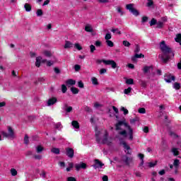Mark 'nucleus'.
<instances>
[{
  "label": "nucleus",
  "mask_w": 181,
  "mask_h": 181,
  "mask_svg": "<svg viewBox=\"0 0 181 181\" xmlns=\"http://www.w3.org/2000/svg\"><path fill=\"white\" fill-rule=\"evenodd\" d=\"M24 8L26 11V12H30L32 11V6H30V4L26 3L25 5H24Z\"/></svg>",
  "instance_id": "obj_22"
},
{
  "label": "nucleus",
  "mask_w": 181,
  "mask_h": 181,
  "mask_svg": "<svg viewBox=\"0 0 181 181\" xmlns=\"http://www.w3.org/2000/svg\"><path fill=\"white\" fill-rule=\"evenodd\" d=\"M147 21H148V17L147 16L142 17L141 22L143 23H145V22H147Z\"/></svg>",
  "instance_id": "obj_57"
},
{
  "label": "nucleus",
  "mask_w": 181,
  "mask_h": 181,
  "mask_svg": "<svg viewBox=\"0 0 181 181\" xmlns=\"http://www.w3.org/2000/svg\"><path fill=\"white\" fill-rule=\"evenodd\" d=\"M85 30L86 32H93V27L91 26V25L88 24L85 26Z\"/></svg>",
  "instance_id": "obj_24"
},
{
  "label": "nucleus",
  "mask_w": 181,
  "mask_h": 181,
  "mask_svg": "<svg viewBox=\"0 0 181 181\" xmlns=\"http://www.w3.org/2000/svg\"><path fill=\"white\" fill-rule=\"evenodd\" d=\"M134 6V4H127L126 6V9L129 11V12H131V13L134 15V16H139V11H138V10H136V8H135V7Z\"/></svg>",
  "instance_id": "obj_7"
},
{
  "label": "nucleus",
  "mask_w": 181,
  "mask_h": 181,
  "mask_svg": "<svg viewBox=\"0 0 181 181\" xmlns=\"http://www.w3.org/2000/svg\"><path fill=\"white\" fill-rule=\"evenodd\" d=\"M140 84L141 86V87H146V82L141 81H140Z\"/></svg>",
  "instance_id": "obj_61"
},
{
  "label": "nucleus",
  "mask_w": 181,
  "mask_h": 181,
  "mask_svg": "<svg viewBox=\"0 0 181 181\" xmlns=\"http://www.w3.org/2000/svg\"><path fill=\"white\" fill-rule=\"evenodd\" d=\"M153 25H156V20L153 18L150 22V26H153Z\"/></svg>",
  "instance_id": "obj_52"
},
{
  "label": "nucleus",
  "mask_w": 181,
  "mask_h": 181,
  "mask_svg": "<svg viewBox=\"0 0 181 181\" xmlns=\"http://www.w3.org/2000/svg\"><path fill=\"white\" fill-rule=\"evenodd\" d=\"M90 53H94V51H95V46H94L93 45H91L90 46Z\"/></svg>",
  "instance_id": "obj_54"
},
{
  "label": "nucleus",
  "mask_w": 181,
  "mask_h": 181,
  "mask_svg": "<svg viewBox=\"0 0 181 181\" xmlns=\"http://www.w3.org/2000/svg\"><path fill=\"white\" fill-rule=\"evenodd\" d=\"M173 88H175V90H180V83H175L173 84Z\"/></svg>",
  "instance_id": "obj_34"
},
{
  "label": "nucleus",
  "mask_w": 181,
  "mask_h": 181,
  "mask_svg": "<svg viewBox=\"0 0 181 181\" xmlns=\"http://www.w3.org/2000/svg\"><path fill=\"white\" fill-rule=\"evenodd\" d=\"M95 136L98 144H106L107 145L112 144V138L108 137V132L105 129L96 128Z\"/></svg>",
  "instance_id": "obj_1"
},
{
  "label": "nucleus",
  "mask_w": 181,
  "mask_h": 181,
  "mask_svg": "<svg viewBox=\"0 0 181 181\" xmlns=\"http://www.w3.org/2000/svg\"><path fill=\"white\" fill-rule=\"evenodd\" d=\"M8 133L6 132L2 131L1 132V135L4 136V138H10V139H15L16 136L15 135V131L11 126L7 127Z\"/></svg>",
  "instance_id": "obj_5"
},
{
  "label": "nucleus",
  "mask_w": 181,
  "mask_h": 181,
  "mask_svg": "<svg viewBox=\"0 0 181 181\" xmlns=\"http://www.w3.org/2000/svg\"><path fill=\"white\" fill-rule=\"evenodd\" d=\"M66 83L67 86H74L76 84V81L73 79H68Z\"/></svg>",
  "instance_id": "obj_25"
},
{
  "label": "nucleus",
  "mask_w": 181,
  "mask_h": 181,
  "mask_svg": "<svg viewBox=\"0 0 181 181\" xmlns=\"http://www.w3.org/2000/svg\"><path fill=\"white\" fill-rule=\"evenodd\" d=\"M95 45L97 47H100V46H101V42L100 40H98L95 42Z\"/></svg>",
  "instance_id": "obj_58"
},
{
  "label": "nucleus",
  "mask_w": 181,
  "mask_h": 181,
  "mask_svg": "<svg viewBox=\"0 0 181 181\" xmlns=\"http://www.w3.org/2000/svg\"><path fill=\"white\" fill-rule=\"evenodd\" d=\"M121 162L127 166H130L131 165H132V163H134V158H132V156L128 157L127 156H123L122 157Z\"/></svg>",
  "instance_id": "obj_6"
},
{
  "label": "nucleus",
  "mask_w": 181,
  "mask_h": 181,
  "mask_svg": "<svg viewBox=\"0 0 181 181\" xmlns=\"http://www.w3.org/2000/svg\"><path fill=\"white\" fill-rule=\"evenodd\" d=\"M179 165H180V161L178 159L174 160L173 165L176 168L175 173H177V168H179Z\"/></svg>",
  "instance_id": "obj_20"
},
{
  "label": "nucleus",
  "mask_w": 181,
  "mask_h": 181,
  "mask_svg": "<svg viewBox=\"0 0 181 181\" xmlns=\"http://www.w3.org/2000/svg\"><path fill=\"white\" fill-rule=\"evenodd\" d=\"M24 142L26 145H28V144H29V136H28V135L25 136Z\"/></svg>",
  "instance_id": "obj_48"
},
{
  "label": "nucleus",
  "mask_w": 181,
  "mask_h": 181,
  "mask_svg": "<svg viewBox=\"0 0 181 181\" xmlns=\"http://www.w3.org/2000/svg\"><path fill=\"white\" fill-rule=\"evenodd\" d=\"M171 152L174 156H179V148L173 147L171 148Z\"/></svg>",
  "instance_id": "obj_17"
},
{
  "label": "nucleus",
  "mask_w": 181,
  "mask_h": 181,
  "mask_svg": "<svg viewBox=\"0 0 181 181\" xmlns=\"http://www.w3.org/2000/svg\"><path fill=\"white\" fill-rule=\"evenodd\" d=\"M104 64L106 66H111L112 69H117V62L114 60L103 61Z\"/></svg>",
  "instance_id": "obj_8"
},
{
  "label": "nucleus",
  "mask_w": 181,
  "mask_h": 181,
  "mask_svg": "<svg viewBox=\"0 0 181 181\" xmlns=\"http://www.w3.org/2000/svg\"><path fill=\"white\" fill-rule=\"evenodd\" d=\"M66 155L69 158H73L74 156V150L71 148H66Z\"/></svg>",
  "instance_id": "obj_13"
},
{
  "label": "nucleus",
  "mask_w": 181,
  "mask_h": 181,
  "mask_svg": "<svg viewBox=\"0 0 181 181\" xmlns=\"http://www.w3.org/2000/svg\"><path fill=\"white\" fill-rule=\"evenodd\" d=\"M59 165L61 168H64V166H66V164L64 163V162H59Z\"/></svg>",
  "instance_id": "obj_63"
},
{
  "label": "nucleus",
  "mask_w": 181,
  "mask_h": 181,
  "mask_svg": "<svg viewBox=\"0 0 181 181\" xmlns=\"http://www.w3.org/2000/svg\"><path fill=\"white\" fill-rule=\"evenodd\" d=\"M124 128H126L128 132V136H129V139L130 141H132L134 139V130H132V128H131L130 125H128V124L125 123L124 121H119L116 124H115V129L116 131H122Z\"/></svg>",
  "instance_id": "obj_3"
},
{
  "label": "nucleus",
  "mask_w": 181,
  "mask_h": 181,
  "mask_svg": "<svg viewBox=\"0 0 181 181\" xmlns=\"http://www.w3.org/2000/svg\"><path fill=\"white\" fill-rule=\"evenodd\" d=\"M157 163H158V161H155L154 163H152V162L146 163L144 165V169H148V168H155Z\"/></svg>",
  "instance_id": "obj_14"
},
{
  "label": "nucleus",
  "mask_w": 181,
  "mask_h": 181,
  "mask_svg": "<svg viewBox=\"0 0 181 181\" xmlns=\"http://www.w3.org/2000/svg\"><path fill=\"white\" fill-rule=\"evenodd\" d=\"M151 69H152V66H144L143 71L144 73H148Z\"/></svg>",
  "instance_id": "obj_42"
},
{
  "label": "nucleus",
  "mask_w": 181,
  "mask_h": 181,
  "mask_svg": "<svg viewBox=\"0 0 181 181\" xmlns=\"http://www.w3.org/2000/svg\"><path fill=\"white\" fill-rule=\"evenodd\" d=\"M62 93L64 94L66 93V91H67V86H66V85L63 84L62 86Z\"/></svg>",
  "instance_id": "obj_38"
},
{
  "label": "nucleus",
  "mask_w": 181,
  "mask_h": 181,
  "mask_svg": "<svg viewBox=\"0 0 181 181\" xmlns=\"http://www.w3.org/2000/svg\"><path fill=\"white\" fill-rule=\"evenodd\" d=\"M107 73V69H101L100 70V74H105Z\"/></svg>",
  "instance_id": "obj_56"
},
{
  "label": "nucleus",
  "mask_w": 181,
  "mask_h": 181,
  "mask_svg": "<svg viewBox=\"0 0 181 181\" xmlns=\"http://www.w3.org/2000/svg\"><path fill=\"white\" fill-rule=\"evenodd\" d=\"M71 91L73 93V94H78V89L75 87L71 88Z\"/></svg>",
  "instance_id": "obj_31"
},
{
  "label": "nucleus",
  "mask_w": 181,
  "mask_h": 181,
  "mask_svg": "<svg viewBox=\"0 0 181 181\" xmlns=\"http://www.w3.org/2000/svg\"><path fill=\"white\" fill-rule=\"evenodd\" d=\"M119 135H122L123 138H127V136H128V134H127V131L125 130L119 132Z\"/></svg>",
  "instance_id": "obj_26"
},
{
  "label": "nucleus",
  "mask_w": 181,
  "mask_h": 181,
  "mask_svg": "<svg viewBox=\"0 0 181 181\" xmlns=\"http://www.w3.org/2000/svg\"><path fill=\"white\" fill-rule=\"evenodd\" d=\"M90 80L93 86H98V79H97V78L93 76L90 78Z\"/></svg>",
  "instance_id": "obj_23"
},
{
  "label": "nucleus",
  "mask_w": 181,
  "mask_h": 181,
  "mask_svg": "<svg viewBox=\"0 0 181 181\" xmlns=\"http://www.w3.org/2000/svg\"><path fill=\"white\" fill-rule=\"evenodd\" d=\"M43 54L44 56H45V57H51V59L52 57H54V56L52 54V52L50 51H44Z\"/></svg>",
  "instance_id": "obj_21"
},
{
  "label": "nucleus",
  "mask_w": 181,
  "mask_h": 181,
  "mask_svg": "<svg viewBox=\"0 0 181 181\" xmlns=\"http://www.w3.org/2000/svg\"><path fill=\"white\" fill-rule=\"evenodd\" d=\"M138 156H139V159H141V160H144V158L145 157V156H144V154H142V153H139Z\"/></svg>",
  "instance_id": "obj_60"
},
{
  "label": "nucleus",
  "mask_w": 181,
  "mask_h": 181,
  "mask_svg": "<svg viewBox=\"0 0 181 181\" xmlns=\"http://www.w3.org/2000/svg\"><path fill=\"white\" fill-rule=\"evenodd\" d=\"M74 47L76 49H77V50H82L83 47H81V45H80V44L78 43H76L74 44Z\"/></svg>",
  "instance_id": "obj_39"
},
{
  "label": "nucleus",
  "mask_w": 181,
  "mask_h": 181,
  "mask_svg": "<svg viewBox=\"0 0 181 181\" xmlns=\"http://www.w3.org/2000/svg\"><path fill=\"white\" fill-rule=\"evenodd\" d=\"M40 176H41V177H43V178L45 179V177H46V172L42 171V172L40 173Z\"/></svg>",
  "instance_id": "obj_62"
},
{
  "label": "nucleus",
  "mask_w": 181,
  "mask_h": 181,
  "mask_svg": "<svg viewBox=\"0 0 181 181\" xmlns=\"http://www.w3.org/2000/svg\"><path fill=\"white\" fill-rule=\"evenodd\" d=\"M74 46V44L70 41H65V45L64 46V49H71Z\"/></svg>",
  "instance_id": "obj_15"
},
{
  "label": "nucleus",
  "mask_w": 181,
  "mask_h": 181,
  "mask_svg": "<svg viewBox=\"0 0 181 181\" xmlns=\"http://www.w3.org/2000/svg\"><path fill=\"white\" fill-rule=\"evenodd\" d=\"M164 79L166 83H172V81H174L175 80V76L170 74H167L165 76Z\"/></svg>",
  "instance_id": "obj_11"
},
{
  "label": "nucleus",
  "mask_w": 181,
  "mask_h": 181,
  "mask_svg": "<svg viewBox=\"0 0 181 181\" xmlns=\"http://www.w3.org/2000/svg\"><path fill=\"white\" fill-rule=\"evenodd\" d=\"M66 108H64V110H66V112H71L73 111V107L69 106L67 107L66 105H65Z\"/></svg>",
  "instance_id": "obj_32"
},
{
  "label": "nucleus",
  "mask_w": 181,
  "mask_h": 181,
  "mask_svg": "<svg viewBox=\"0 0 181 181\" xmlns=\"http://www.w3.org/2000/svg\"><path fill=\"white\" fill-rule=\"evenodd\" d=\"M141 57H145V56L142 54H136L132 58V60H135V59H141Z\"/></svg>",
  "instance_id": "obj_27"
},
{
  "label": "nucleus",
  "mask_w": 181,
  "mask_h": 181,
  "mask_svg": "<svg viewBox=\"0 0 181 181\" xmlns=\"http://www.w3.org/2000/svg\"><path fill=\"white\" fill-rule=\"evenodd\" d=\"M131 91H132V88L129 87L128 88L124 89V94H129Z\"/></svg>",
  "instance_id": "obj_43"
},
{
  "label": "nucleus",
  "mask_w": 181,
  "mask_h": 181,
  "mask_svg": "<svg viewBox=\"0 0 181 181\" xmlns=\"http://www.w3.org/2000/svg\"><path fill=\"white\" fill-rule=\"evenodd\" d=\"M94 162H95V164L93 165V168H95V169H98V168H103V166L104 165V163H103L101 161H100V160H98V159H95V160H94Z\"/></svg>",
  "instance_id": "obj_10"
},
{
  "label": "nucleus",
  "mask_w": 181,
  "mask_h": 181,
  "mask_svg": "<svg viewBox=\"0 0 181 181\" xmlns=\"http://www.w3.org/2000/svg\"><path fill=\"white\" fill-rule=\"evenodd\" d=\"M55 128H56V129H59V130L62 129V124L61 123H57L55 124Z\"/></svg>",
  "instance_id": "obj_51"
},
{
  "label": "nucleus",
  "mask_w": 181,
  "mask_h": 181,
  "mask_svg": "<svg viewBox=\"0 0 181 181\" xmlns=\"http://www.w3.org/2000/svg\"><path fill=\"white\" fill-rule=\"evenodd\" d=\"M175 40V42H177L178 43H179V42H181V34L180 33L176 35Z\"/></svg>",
  "instance_id": "obj_30"
},
{
  "label": "nucleus",
  "mask_w": 181,
  "mask_h": 181,
  "mask_svg": "<svg viewBox=\"0 0 181 181\" xmlns=\"http://www.w3.org/2000/svg\"><path fill=\"white\" fill-rule=\"evenodd\" d=\"M51 152H52V153H56L57 155H59V153H60V150L59 148H53L52 149H51Z\"/></svg>",
  "instance_id": "obj_29"
},
{
  "label": "nucleus",
  "mask_w": 181,
  "mask_h": 181,
  "mask_svg": "<svg viewBox=\"0 0 181 181\" xmlns=\"http://www.w3.org/2000/svg\"><path fill=\"white\" fill-rule=\"evenodd\" d=\"M117 11L118 13H119L121 15V16H122V15H124V11H122V9L120 7H117Z\"/></svg>",
  "instance_id": "obj_46"
},
{
  "label": "nucleus",
  "mask_w": 181,
  "mask_h": 181,
  "mask_svg": "<svg viewBox=\"0 0 181 181\" xmlns=\"http://www.w3.org/2000/svg\"><path fill=\"white\" fill-rule=\"evenodd\" d=\"M157 28H163V23H162L161 21H158L157 23Z\"/></svg>",
  "instance_id": "obj_55"
},
{
  "label": "nucleus",
  "mask_w": 181,
  "mask_h": 181,
  "mask_svg": "<svg viewBox=\"0 0 181 181\" xmlns=\"http://www.w3.org/2000/svg\"><path fill=\"white\" fill-rule=\"evenodd\" d=\"M123 45L125 46V47H129L131 46V43L127 40L123 41Z\"/></svg>",
  "instance_id": "obj_41"
},
{
  "label": "nucleus",
  "mask_w": 181,
  "mask_h": 181,
  "mask_svg": "<svg viewBox=\"0 0 181 181\" xmlns=\"http://www.w3.org/2000/svg\"><path fill=\"white\" fill-rule=\"evenodd\" d=\"M75 71H79V70L81 69V66L78 64H76L74 66Z\"/></svg>",
  "instance_id": "obj_53"
},
{
  "label": "nucleus",
  "mask_w": 181,
  "mask_h": 181,
  "mask_svg": "<svg viewBox=\"0 0 181 181\" xmlns=\"http://www.w3.org/2000/svg\"><path fill=\"white\" fill-rule=\"evenodd\" d=\"M121 144L122 145H123V148H124V151L126 152V153H129V151H131V147H129V146H128L124 141H122Z\"/></svg>",
  "instance_id": "obj_16"
},
{
  "label": "nucleus",
  "mask_w": 181,
  "mask_h": 181,
  "mask_svg": "<svg viewBox=\"0 0 181 181\" xmlns=\"http://www.w3.org/2000/svg\"><path fill=\"white\" fill-rule=\"evenodd\" d=\"M126 84H129V85H131V84H134V79L132 78H126Z\"/></svg>",
  "instance_id": "obj_35"
},
{
  "label": "nucleus",
  "mask_w": 181,
  "mask_h": 181,
  "mask_svg": "<svg viewBox=\"0 0 181 181\" xmlns=\"http://www.w3.org/2000/svg\"><path fill=\"white\" fill-rule=\"evenodd\" d=\"M103 181H108V176L104 175L102 178Z\"/></svg>",
  "instance_id": "obj_64"
},
{
  "label": "nucleus",
  "mask_w": 181,
  "mask_h": 181,
  "mask_svg": "<svg viewBox=\"0 0 181 181\" xmlns=\"http://www.w3.org/2000/svg\"><path fill=\"white\" fill-rule=\"evenodd\" d=\"M112 37V36L111 35V33H107L105 36V40H110V39H111Z\"/></svg>",
  "instance_id": "obj_37"
},
{
  "label": "nucleus",
  "mask_w": 181,
  "mask_h": 181,
  "mask_svg": "<svg viewBox=\"0 0 181 181\" xmlns=\"http://www.w3.org/2000/svg\"><path fill=\"white\" fill-rule=\"evenodd\" d=\"M120 110L123 111L124 115H127V114H128V112H129L128 110L127 109H125V107H122Z\"/></svg>",
  "instance_id": "obj_49"
},
{
  "label": "nucleus",
  "mask_w": 181,
  "mask_h": 181,
  "mask_svg": "<svg viewBox=\"0 0 181 181\" xmlns=\"http://www.w3.org/2000/svg\"><path fill=\"white\" fill-rule=\"evenodd\" d=\"M75 168L76 170H80V169H86L87 168V164L84 163H80L78 164L75 165Z\"/></svg>",
  "instance_id": "obj_12"
},
{
  "label": "nucleus",
  "mask_w": 181,
  "mask_h": 181,
  "mask_svg": "<svg viewBox=\"0 0 181 181\" xmlns=\"http://www.w3.org/2000/svg\"><path fill=\"white\" fill-rule=\"evenodd\" d=\"M40 63H46L47 66L50 67L53 66L54 63H57V59L56 57H52L51 59L47 61L46 59H43L42 57H37L35 62L36 67H40Z\"/></svg>",
  "instance_id": "obj_4"
},
{
  "label": "nucleus",
  "mask_w": 181,
  "mask_h": 181,
  "mask_svg": "<svg viewBox=\"0 0 181 181\" xmlns=\"http://www.w3.org/2000/svg\"><path fill=\"white\" fill-rule=\"evenodd\" d=\"M35 159H37V160H40L42 159V156L40 155H35L34 156Z\"/></svg>",
  "instance_id": "obj_59"
},
{
  "label": "nucleus",
  "mask_w": 181,
  "mask_h": 181,
  "mask_svg": "<svg viewBox=\"0 0 181 181\" xmlns=\"http://www.w3.org/2000/svg\"><path fill=\"white\" fill-rule=\"evenodd\" d=\"M71 125L75 129H80V124H78V122L74 120L71 122Z\"/></svg>",
  "instance_id": "obj_18"
},
{
  "label": "nucleus",
  "mask_w": 181,
  "mask_h": 181,
  "mask_svg": "<svg viewBox=\"0 0 181 181\" xmlns=\"http://www.w3.org/2000/svg\"><path fill=\"white\" fill-rule=\"evenodd\" d=\"M160 49L163 54H160L158 57L162 60L163 63H168V62H169V59H170L169 54H171V57H175V54L172 52L170 47L166 45V42H165V41H162L160 43Z\"/></svg>",
  "instance_id": "obj_2"
},
{
  "label": "nucleus",
  "mask_w": 181,
  "mask_h": 181,
  "mask_svg": "<svg viewBox=\"0 0 181 181\" xmlns=\"http://www.w3.org/2000/svg\"><path fill=\"white\" fill-rule=\"evenodd\" d=\"M144 160H141V163L139 164V168H140V169H145V165H144Z\"/></svg>",
  "instance_id": "obj_40"
},
{
  "label": "nucleus",
  "mask_w": 181,
  "mask_h": 181,
  "mask_svg": "<svg viewBox=\"0 0 181 181\" xmlns=\"http://www.w3.org/2000/svg\"><path fill=\"white\" fill-rule=\"evenodd\" d=\"M78 87H79V88H84V83H83V81H80L78 82Z\"/></svg>",
  "instance_id": "obj_45"
},
{
  "label": "nucleus",
  "mask_w": 181,
  "mask_h": 181,
  "mask_svg": "<svg viewBox=\"0 0 181 181\" xmlns=\"http://www.w3.org/2000/svg\"><path fill=\"white\" fill-rule=\"evenodd\" d=\"M11 173L12 176H16L18 175V171L15 168H11Z\"/></svg>",
  "instance_id": "obj_36"
},
{
  "label": "nucleus",
  "mask_w": 181,
  "mask_h": 181,
  "mask_svg": "<svg viewBox=\"0 0 181 181\" xmlns=\"http://www.w3.org/2000/svg\"><path fill=\"white\" fill-rule=\"evenodd\" d=\"M43 15V11L42 9L37 10V16H42Z\"/></svg>",
  "instance_id": "obj_47"
},
{
  "label": "nucleus",
  "mask_w": 181,
  "mask_h": 181,
  "mask_svg": "<svg viewBox=\"0 0 181 181\" xmlns=\"http://www.w3.org/2000/svg\"><path fill=\"white\" fill-rule=\"evenodd\" d=\"M139 114H145L146 112V110L145 108L141 107L139 109Z\"/></svg>",
  "instance_id": "obj_44"
},
{
  "label": "nucleus",
  "mask_w": 181,
  "mask_h": 181,
  "mask_svg": "<svg viewBox=\"0 0 181 181\" xmlns=\"http://www.w3.org/2000/svg\"><path fill=\"white\" fill-rule=\"evenodd\" d=\"M66 181H77V180L74 177H69L66 178Z\"/></svg>",
  "instance_id": "obj_50"
},
{
  "label": "nucleus",
  "mask_w": 181,
  "mask_h": 181,
  "mask_svg": "<svg viewBox=\"0 0 181 181\" xmlns=\"http://www.w3.org/2000/svg\"><path fill=\"white\" fill-rule=\"evenodd\" d=\"M35 151H36L37 153H42V152H43V151H45V148L40 145H38L35 147Z\"/></svg>",
  "instance_id": "obj_19"
},
{
  "label": "nucleus",
  "mask_w": 181,
  "mask_h": 181,
  "mask_svg": "<svg viewBox=\"0 0 181 181\" xmlns=\"http://www.w3.org/2000/svg\"><path fill=\"white\" fill-rule=\"evenodd\" d=\"M111 32H112V33H116V35H121V31L119 30L118 28H112Z\"/></svg>",
  "instance_id": "obj_28"
},
{
  "label": "nucleus",
  "mask_w": 181,
  "mask_h": 181,
  "mask_svg": "<svg viewBox=\"0 0 181 181\" xmlns=\"http://www.w3.org/2000/svg\"><path fill=\"white\" fill-rule=\"evenodd\" d=\"M106 44L109 47H114V42L110 40L106 41Z\"/></svg>",
  "instance_id": "obj_33"
},
{
  "label": "nucleus",
  "mask_w": 181,
  "mask_h": 181,
  "mask_svg": "<svg viewBox=\"0 0 181 181\" xmlns=\"http://www.w3.org/2000/svg\"><path fill=\"white\" fill-rule=\"evenodd\" d=\"M56 103H57V98L52 97V98L48 99V100L47 101V105L48 107H50L51 105H54V104H56Z\"/></svg>",
  "instance_id": "obj_9"
}]
</instances>
